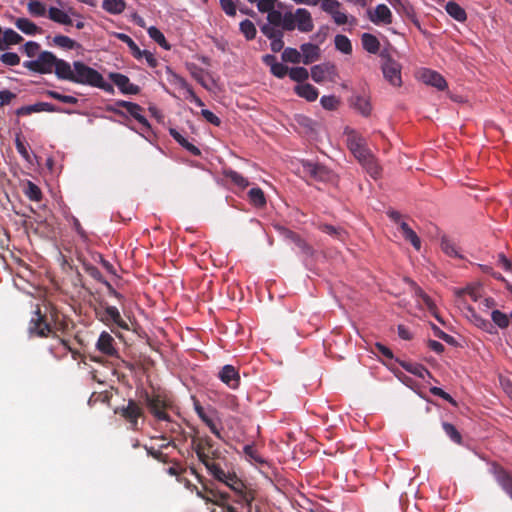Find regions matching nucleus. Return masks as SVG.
Wrapping results in <instances>:
<instances>
[{
    "label": "nucleus",
    "mask_w": 512,
    "mask_h": 512,
    "mask_svg": "<svg viewBox=\"0 0 512 512\" xmlns=\"http://www.w3.org/2000/svg\"><path fill=\"white\" fill-rule=\"evenodd\" d=\"M59 71V80L96 87L109 94L115 92L113 85L106 82L101 73L82 61H74L72 65L63 63Z\"/></svg>",
    "instance_id": "1"
},
{
    "label": "nucleus",
    "mask_w": 512,
    "mask_h": 512,
    "mask_svg": "<svg viewBox=\"0 0 512 512\" xmlns=\"http://www.w3.org/2000/svg\"><path fill=\"white\" fill-rule=\"evenodd\" d=\"M191 443L199 461L209 473L213 477L224 476V470L215 462L220 457V451L214 447V441L209 436H194Z\"/></svg>",
    "instance_id": "2"
},
{
    "label": "nucleus",
    "mask_w": 512,
    "mask_h": 512,
    "mask_svg": "<svg viewBox=\"0 0 512 512\" xmlns=\"http://www.w3.org/2000/svg\"><path fill=\"white\" fill-rule=\"evenodd\" d=\"M67 61L63 59L57 58L50 51H42L39 53L37 59L25 61L23 66L32 72H36L39 74H50L54 71L57 79H59L60 68H62V64Z\"/></svg>",
    "instance_id": "3"
},
{
    "label": "nucleus",
    "mask_w": 512,
    "mask_h": 512,
    "mask_svg": "<svg viewBox=\"0 0 512 512\" xmlns=\"http://www.w3.org/2000/svg\"><path fill=\"white\" fill-rule=\"evenodd\" d=\"M349 149L373 178H377L380 175V167L374 155L366 147L363 139H349Z\"/></svg>",
    "instance_id": "4"
},
{
    "label": "nucleus",
    "mask_w": 512,
    "mask_h": 512,
    "mask_svg": "<svg viewBox=\"0 0 512 512\" xmlns=\"http://www.w3.org/2000/svg\"><path fill=\"white\" fill-rule=\"evenodd\" d=\"M142 399L150 414L157 421H170L167 410L172 408V401L166 395L144 392Z\"/></svg>",
    "instance_id": "5"
},
{
    "label": "nucleus",
    "mask_w": 512,
    "mask_h": 512,
    "mask_svg": "<svg viewBox=\"0 0 512 512\" xmlns=\"http://www.w3.org/2000/svg\"><path fill=\"white\" fill-rule=\"evenodd\" d=\"M302 173L315 181L335 184L337 175L327 166L309 160L301 161Z\"/></svg>",
    "instance_id": "6"
},
{
    "label": "nucleus",
    "mask_w": 512,
    "mask_h": 512,
    "mask_svg": "<svg viewBox=\"0 0 512 512\" xmlns=\"http://www.w3.org/2000/svg\"><path fill=\"white\" fill-rule=\"evenodd\" d=\"M216 480L223 482L227 486H229L237 495L236 502L243 503L245 505H249L253 502L255 498V493L253 490L248 489L245 484L237 478L235 474L226 473L224 471V476L214 477Z\"/></svg>",
    "instance_id": "7"
},
{
    "label": "nucleus",
    "mask_w": 512,
    "mask_h": 512,
    "mask_svg": "<svg viewBox=\"0 0 512 512\" xmlns=\"http://www.w3.org/2000/svg\"><path fill=\"white\" fill-rule=\"evenodd\" d=\"M96 314L101 322L106 325L114 324L123 330H129L128 323L122 318L119 310L115 306L101 304L96 310Z\"/></svg>",
    "instance_id": "8"
},
{
    "label": "nucleus",
    "mask_w": 512,
    "mask_h": 512,
    "mask_svg": "<svg viewBox=\"0 0 512 512\" xmlns=\"http://www.w3.org/2000/svg\"><path fill=\"white\" fill-rule=\"evenodd\" d=\"M52 332L51 325L47 322L46 315L41 312L40 306L36 309L29 321L28 333L30 337H47Z\"/></svg>",
    "instance_id": "9"
},
{
    "label": "nucleus",
    "mask_w": 512,
    "mask_h": 512,
    "mask_svg": "<svg viewBox=\"0 0 512 512\" xmlns=\"http://www.w3.org/2000/svg\"><path fill=\"white\" fill-rule=\"evenodd\" d=\"M342 4L338 0H322L321 9L329 14L335 24L337 25H345L350 23L355 25L357 20L354 16L348 17V15L342 11H340Z\"/></svg>",
    "instance_id": "10"
},
{
    "label": "nucleus",
    "mask_w": 512,
    "mask_h": 512,
    "mask_svg": "<svg viewBox=\"0 0 512 512\" xmlns=\"http://www.w3.org/2000/svg\"><path fill=\"white\" fill-rule=\"evenodd\" d=\"M114 412L121 415L133 430H138V419L144 415L142 407L132 399L128 401L127 405L117 407Z\"/></svg>",
    "instance_id": "11"
},
{
    "label": "nucleus",
    "mask_w": 512,
    "mask_h": 512,
    "mask_svg": "<svg viewBox=\"0 0 512 512\" xmlns=\"http://www.w3.org/2000/svg\"><path fill=\"white\" fill-rule=\"evenodd\" d=\"M168 81L171 85L175 86L178 89L185 91V98L194 102L197 106L203 107V101L194 93L192 87L189 83L180 75L174 73L171 69L168 68Z\"/></svg>",
    "instance_id": "12"
},
{
    "label": "nucleus",
    "mask_w": 512,
    "mask_h": 512,
    "mask_svg": "<svg viewBox=\"0 0 512 512\" xmlns=\"http://www.w3.org/2000/svg\"><path fill=\"white\" fill-rule=\"evenodd\" d=\"M109 79L123 94L137 95L140 92V87L131 83L130 79L124 74L112 72L109 74Z\"/></svg>",
    "instance_id": "13"
},
{
    "label": "nucleus",
    "mask_w": 512,
    "mask_h": 512,
    "mask_svg": "<svg viewBox=\"0 0 512 512\" xmlns=\"http://www.w3.org/2000/svg\"><path fill=\"white\" fill-rule=\"evenodd\" d=\"M382 72L384 78L389 81L390 84L396 87L401 86V67L396 61L388 58L382 65Z\"/></svg>",
    "instance_id": "14"
},
{
    "label": "nucleus",
    "mask_w": 512,
    "mask_h": 512,
    "mask_svg": "<svg viewBox=\"0 0 512 512\" xmlns=\"http://www.w3.org/2000/svg\"><path fill=\"white\" fill-rule=\"evenodd\" d=\"M369 20L375 25H389L392 23V12L385 4H379L374 11H368Z\"/></svg>",
    "instance_id": "15"
},
{
    "label": "nucleus",
    "mask_w": 512,
    "mask_h": 512,
    "mask_svg": "<svg viewBox=\"0 0 512 512\" xmlns=\"http://www.w3.org/2000/svg\"><path fill=\"white\" fill-rule=\"evenodd\" d=\"M96 349L102 354L109 357H118V351L115 347L114 338L106 331H103L97 342Z\"/></svg>",
    "instance_id": "16"
},
{
    "label": "nucleus",
    "mask_w": 512,
    "mask_h": 512,
    "mask_svg": "<svg viewBox=\"0 0 512 512\" xmlns=\"http://www.w3.org/2000/svg\"><path fill=\"white\" fill-rule=\"evenodd\" d=\"M194 409L198 417L209 427L211 433H213L218 439H222L221 431L213 417L215 412L212 411L211 413H207L198 401L194 402Z\"/></svg>",
    "instance_id": "17"
},
{
    "label": "nucleus",
    "mask_w": 512,
    "mask_h": 512,
    "mask_svg": "<svg viewBox=\"0 0 512 512\" xmlns=\"http://www.w3.org/2000/svg\"><path fill=\"white\" fill-rule=\"evenodd\" d=\"M420 79L423 83L433 86L438 90L443 91L447 88V82L444 77L434 70L423 69L420 72Z\"/></svg>",
    "instance_id": "18"
},
{
    "label": "nucleus",
    "mask_w": 512,
    "mask_h": 512,
    "mask_svg": "<svg viewBox=\"0 0 512 512\" xmlns=\"http://www.w3.org/2000/svg\"><path fill=\"white\" fill-rule=\"evenodd\" d=\"M220 380L232 389H236L240 383V376L233 365H225L218 374Z\"/></svg>",
    "instance_id": "19"
},
{
    "label": "nucleus",
    "mask_w": 512,
    "mask_h": 512,
    "mask_svg": "<svg viewBox=\"0 0 512 512\" xmlns=\"http://www.w3.org/2000/svg\"><path fill=\"white\" fill-rule=\"evenodd\" d=\"M296 28L303 33H308L313 30V19L311 13L307 9H296Z\"/></svg>",
    "instance_id": "20"
},
{
    "label": "nucleus",
    "mask_w": 512,
    "mask_h": 512,
    "mask_svg": "<svg viewBox=\"0 0 512 512\" xmlns=\"http://www.w3.org/2000/svg\"><path fill=\"white\" fill-rule=\"evenodd\" d=\"M301 58L305 65H309L320 59V48L312 43H304L300 46Z\"/></svg>",
    "instance_id": "21"
},
{
    "label": "nucleus",
    "mask_w": 512,
    "mask_h": 512,
    "mask_svg": "<svg viewBox=\"0 0 512 512\" xmlns=\"http://www.w3.org/2000/svg\"><path fill=\"white\" fill-rule=\"evenodd\" d=\"M397 362L407 372H409L421 379H425L426 376H428L429 378H432V375L429 372V370L422 364H419L416 362L405 361V360H399V359H397Z\"/></svg>",
    "instance_id": "22"
},
{
    "label": "nucleus",
    "mask_w": 512,
    "mask_h": 512,
    "mask_svg": "<svg viewBox=\"0 0 512 512\" xmlns=\"http://www.w3.org/2000/svg\"><path fill=\"white\" fill-rule=\"evenodd\" d=\"M495 478L500 487L512 499V472L498 468L495 471Z\"/></svg>",
    "instance_id": "23"
},
{
    "label": "nucleus",
    "mask_w": 512,
    "mask_h": 512,
    "mask_svg": "<svg viewBox=\"0 0 512 512\" xmlns=\"http://www.w3.org/2000/svg\"><path fill=\"white\" fill-rule=\"evenodd\" d=\"M294 91L299 97L309 102L315 101L319 95L318 89L309 83L296 85Z\"/></svg>",
    "instance_id": "24"
},
{
    "label": "nucleus",
    "mask_w": 512,
    "mask_h": 512,
    "mask_svg": "<svg viewBox=\"0 0 512 512\" xmlns=\"http://www.w3.org/2000/svg\"><path fill=\"white\" fill-rule=\"evenodd\" d=\"M192 491H195L198 497L207 502L218 503V498L226 499L225 493L216 492L208 488L205 484H203L202 489H199L197 486H193Z\"/></svg>",
    "instance_id": "25"
},
{
    "label": "nucleus",
    "mask_w": 512,
    "mask_h": 512,
    "mask_svg": "<svg viewBox=\"0 0 512 512\" xmlns=\"http://www.w3.org/2000/svg\"><path fill=\"white\" fill-rule=\"evenodd\" d=\"M317 228L323 233L339 241H345L347 237V232L342 227L339 226H333L327 223L320 222L317 224Z\"/></svg>",
    "instance_id": "26"
},
{
    "label": "nucleus",
    "mask_w": 512,
    "mask_h": 512,
    "mask_svg": "<svg viewBox=\"0 0 512 512\" xmlns=\"http://www.w3.org/2000/svg\"><path fill=\"white\" fill-rule=\"evenodd\" d=\"M23 41V37L13 29H6L3 37L0 39V51L7 49L11 45L19 44Z\"/></svg>",
    "instance_id": "27"
},
{
    "label": "nucleus",
    "mask_w": 512,
    "mask_h": 512,
    "mask_svg": "<svg viewBox=\"0 0 512 512\" xmlns=\"http://www.w3.org/2000/svg\"><path fill=\"white\" fill-rule=\"evenodd\" d=\"M15 26L26 35H36L42 32L34 22L27 18H17L14 22Z\"/></svg>",
    "instance_id": "28"
},
{
    "label": "nucleus",
    "mask_w": 512,
    "mask_h": 512,
    "mask_svg": "<svg viewBox=\"0 0 512 512\" xmlns=\"http://www.w3.org/2000/svg\"><path fill=\"white\" fill-rule=\"evenodd\" d=\"M334 69L333 65L330 64H319L311 68V78L316 83H322L328 74Z\"/></svg>",
    "instance_id": "29"
},
{
    "label": "nucleus",
    "mask_w": 512,
    "mask_h": 512,
    "mask_svg": "<svg viewBox=\"0 0 512 512\" xmlns=\"http://www.w3.org/2000/svg\"><path fill=\"white\" fill-rule=\"evenodd\" d=\"M169 133L179 145L189 151L192 155L198 156L201 154L200 149L186 140L176 129L171 128Z\"/></svg>",
    "instance_id": "30"
},
{
    "label": "nucleus",
    "mask_w": 512,
    "mask_h": 512,
    "mask_svg": "<svg viewBox=\"0 0 512 512\" xmlns=\"http://www.w3.org/2000/svg\"><path fill=\"white\" fill-rule=\"evenodd\" d=\"M400 230L404 239L412 244V246L419 251L421 248V240L417 234L409 227L406 222L400 223Z\"/></svg>",
    "instance_id": "31"
},
{
    "label": "nucleus",
    "mask_w": 512,
    "mask_h": 512,
    "mask_svg": "<svg viewBox=\"0 0 512 512\" xmlns=\"http://www.w3.org/2000/svg\"><path fill=\"white\" fill-rule=\"evenodd\" d=\"M248 200L251 205L257 208H263L266 205L265 194L259 187H253L248 191Z\"/></svg>",
    "instance_id": "32"
},
{
    "label": "nucleus",
    "mask_w": 512,
    "mask_h": 512,
    "mask_svg": "<svg viewBox=\"0 0 512 512\" xmlns=\"http://www.w3.org/2000/svg\"><path fill=\"white\" fill-rule=\"evenodd\" d=\"M361 42L363 48L372 54L378 53L380 49V42L377 39L376 36L370 34V33H364L361 37Z\"/></svg>",
    "instance_id": "33"
},
{
    "label": "nucleus",
    "mask_w": 512,
    "mask_h": 512,
    "mask_svg": "<svg viewBox=\"0 0 512 512\" xmlns=\"http://www.w3.org/2000/svg\"><path fill=\"white\" fill-rule=\"evenodd\" d=\"M102 8L113 15H118L126 9V2L124 0H103Z\"/></svg>",
    "instance_id": "34"
},
{
    "label": "nucleus",
    "mask_w": 512,
    "mask_h": 512,
    "mask_svg": "<svg viewBox=\"0 0 512 512\" xmlns=\"http://www.w3.org/2000/svg\"><path fill=\"white\" fill-rule=\"evenodd\" d=\"M224 176L226 179H229L234 185H236L240 189H245L246 187L249 186L248 179L235 170H224Z\"/></svg>",
    "instance_id": "35"
},
{
    "label": "nucleus",
    "mask_w": 512,
    "mask_h": 512,
    "mask_svg": "<svg viewBox=\"0 0 512 512\" xmlns=\"http://www.w3.org/2000/svg\"><path fill=\"white\" fill-rule=\"evenodd\" d=\"M115 37L129 47L130 52L134 58L138 60L142 58V50L130 36L124 33H115Z\"/></svg>",
    "instance_id": "36"
},
{
    "label": "nucleus",
    "mask_w": 512,
    "mask_h": 512,
    "mask_svg": "<svg viewBox=\"0 0 512 512\" xmlns=\"http://www.w3.org/2000/svg\"><path fill=\"white\" fill-rule=\"evenodd\" d=\"M446 12L455 20L463 22L467 18L465 10L456 2L450 1L445 6Z\"/></svg>",
    "instance_id": "37"
},
{
    "label": "nucleus",
    "mask_w": 512,
    "mask_h": 512,
    "mask_svg": "<svg viewBox=\"0 0 512 512\" xmlns=\"http://www.w3.org/2000/svg\"><path fill=\"white\" fill-rule=\"evenodd\" d=\"M49 18L59 24L72 25V20L68 14L56 7H50L48 10Z\"/></svg>",
    "instance_id": "38"
},
{
    "label": "nucleus",
    "mask_w": 512,
    "mask_h": 512,
    "mask_svg": "<svg viewBox=\"0 0 512 512\" xmlns=\"http://www.w3.org/2000/svg\"><path fill=\"white\" fill-rule=\"evenodd\" d=\"M441 249L449 257L463 258L462 255L459 254L456 244L446 236L441 239Z\"/></svg>",
    "instance_id": "39"
},
{
    "label": "nucleus",
    "mask_w": 512,
    "mask_h": 512,
    "mask_svg": "<svg viewBox=\"0 0 512 512\" xmlns=\"http://www.w3.org/2000/svg\"><path fill=\"white\" fill-rule=\"evenodd\" d=\"M281 26H273L269 24H263L260 27L261 32L269 39H277L284 37V30L280 28Z\"/></svg>",
    "instance_id": "40"
},
{
    "label": "nucleus",
    "mask_w": 512,
    "mask_h": 512,
    "mask_svg": "<svg viewBox=\"0 0 512 512\" xmlns=\"http://www.w3.org/2000/svg\"><path fill=\"white\" fill-rule=\"evenodd\" d=\"M52 43L55 46H58L60 48H64L67 50H73L79 46L76 41H74L73 39L69 38L68 36H64V35H56L53 38Z\"/></svg>",
    "instance_id": "41"
},
{
    "label": "nucleus",
    "mask_w": 512,
    "mask_h": 512,
    "mask_svg": "<svg viewBox=\"0 0 512 512\" xmlns=\"http://www.w3.org/2000/svg\"><path fill=\"white\" fill-rule=\"evenodd\" d=\"M335 47L337 50L341 51L344 54L352 53V44L349 38L345 35H336L334 39Z\"/></svg>",
    "instance_id": "42"
},
{
    "label": "nucleus",
    "mask_w": 512,
    "mask_h": 512,
    "mask_svg": "<svg viewBox=\"0 0 512 512\" xmlns=\"http://www.w3.org/2000/svg\"><path fill=\"white\" fill-rule=\"evenodd\" d=\"M491 319L499 328L505 329L510 324L511 314L507 315L500 310H493L491 313Z\"/></svg>",
    "instance_id": "43"
},
{
    "label": "nucleus",
    "mask_w": 512,
    "mask_h": 512,
    "mask_svg": "<svg viewBox=\"0 0 512 512\" xmlns=\"http://www.w3.org/2000/svg\"><path fill=\"white\" fill-rule=\"evenodd\" d=\"M239 28L241 33L245 36L247 40H253L256 37V27L254 23L249 19H245L242 22H240Z\"/></svg>",
    "instance_id": "44"
},
{
    "label": "nucleus",
    "mask_w": 512,
    "mask_h": 512,
    "mask_svg": "<svg viewBox=\"0 0 512 512\" xmlns=\"http://www.w3.org/2000/svg\"><path fill=\"white\" fill-rule=\"evenodd\" d=\"M148 35L151 39H153L157 44L165 49H170V45L166 41L164 34L156 27L151 26L147 30Z\"/></svg>",
    "instance_id": "45"
},
{
    "label": "nucleus",
    "mask_w": 512,
    "mask_h": 512,
    "mask_svg": "<svg viewBox=\"0 0 512 512\" xmlns=\"http://www.w3.org/2000/svg\"><path fill=\"white\" fill-rule=\"evenodd\" d=\"M456 295L459 298H464L465 296H468L472 301L476 302L481 297L480 289L476 286H468L463 289L456 290Z\"/></svg>",
    "instance_id": "46"
},
{
    "label": "nucleus",
    "mask_w": 512,
    "mask_h": 512,
    "mask_svg": "<svg viewBox=\"0 0 512 512\" xmlns=\"http://www.w3.org/2000/svg\"><path fill=\"white\" fill-rule=\"evenodd\" d=\"M281 58L284 62L297 64L302 61L301 52L295 48L287 47L282 52Z\"/></svg>",
    "instance_id": "47"
},
{
    "label": "nucleus",
    "mask_w": 512,
    "mask_h": 512,
    "mask_svg": "<svg viewBox=\"0 0 512 512\" xmlns=\"http://www.w3.org/2000/svg\"><path fill=\"white\" fill-rule=\"evenodd\" d=\"M354 107L364 116L371 113V104L366 97L356 96L353 102Z\"/></svg>",
    "instance_id": "48"
},
{
    "label": "nucleus",
    "mask_w": 512,
    "mask_h": 512,
    "mask_svg": "<svg viewBox=\"0 0 512 512\" xmlns=\"http://www.w3.org/2000/svg\"><path fill=\"white\" fill-rule=\"evenodd\" d=\"M24 193L31 201L38 202L42 199L41 189L31 181L27 182Z\"/></svg>",
    "instance_id": "49"
},
{
    "label": "nucleus",
    "mask_w": 512,
    "mask_h": 512,
    "mask_svg": "<svg viewBox=\"0 0 512 512\" xmlns=\"http://www.w3.org/2000/svg\"><path fill=\"white\" fill-rule=\"evenodd\" d=\"M468 311L471 313V318L477 327L488 332L491 331L493 326L490 321L479 316L472 307H468Z\"/></svg>",
    "instance_id": "50"
},
{
    "label": "nucleus",
    "mask_w": 512,
    "mask_h": 512,
    "mask_svg": "<svg viewBox=\"0 0 512 512\" xmlns=\"http://www.w3.org/2000/svg\"><path fill=\"white\" fill-rule=\"evenodd\" d=\"M289 77L296 82H304L309 78V72L304 67H294L289 69Z\"/></svg>",
    "instance_id": "51"
},
{
    "label": "nucleus",
    "mask_w": 512,
    "mask_h": 512,
    "mask_svg": "<svg viewBox=\"0 0 512 512\" xmlns=\"http://www.w3.org/2000/svg\"><path fill=\"white\" fill-rule=\"evenodd\" d=\"M82 267H83V270L89 276H91L93 279H95L96 281H98L100 283H104L106 281L103 278V276H102L101 272L99 271V269L97 267H95L94 265H92L91 263L83 261L82 262Z\"/></svg>",
    "instance_id": "52"
},
{
    "label": "nucleus",
    "mask_w": 512,
    "mask_h": 512,
    "mask_svg": "<svg viewBox=\"0 0 512 512\" xmlns=\"http://www.w3.org/2000/svg\"><path fill=\"white\" fill-rule=\"evenodd\" d=\"M442 427H443L445 433L447 434V436H449L453 442H455L457 444L462 443V436L453 424L444 422L442 424Z\"/></svg>",
    "instance_id": "53"
},
{
    "label": "nucleus",
    "mask_w": 512,
    "mask_h": 512,
    "mask_svg": "<svg viewBox=\"0 0 512 512\" xmlns=\"http://www.w3.org/2000/svg\"><path fill=\"white\" fill-rule=\"evenodd\" d=\"M281 28L284 31H293L296 28V11L286 12L283 14V22Z\"/></svg>",
    "instance_id": "54"
},
{
    "label": "nucleus",
    "mask_w": 512,
    "mask_h": 512,
    "mask_svg": "<svg viewBox=\"0 0 512 512\" xmlns=\"http://www.w3.org/2000/svg\"><path fill=\"white\" fill-rule=\"evenodd\" d=\"M143 108L138 105V109H133L130 111V115L141 124L142 128L146 131H149L151 126L146 117L142 114Z\"/></svg>",
    "instance_id": "55"
},
{
    "label": "nucleus",
    "mask_w": 512,
    "mask_h": 512,
    "mask_svg": "<svg viewBox=\"0 0 512 512\" xmlns=\"http://www.w3.org/2000/svg\"><path fill=\"white\" fill-rule=\"evenodd\" d=\"M291 239L295 242V244L301 249V251L307 255H313V248L303 239H301L298 235L293 232H289Z\"/></svg>",
    "instance_id": "56"
},
{
    "label": "nucleus",
    "mask_w": 512,
    "mask_h": 512,
    "mask_svg": "<svg viewBox=\"0 0 512 512\" xmlns=\"http://www.w3.org/2000/svg\"><path fill=\"white\" fill-rule=\"evenodd\" d=\"M46 95L55 100L63 102V103H67V104H77L78 103V99L76 97L70 96V95H63V94H60L53 90L46 91Z\"/></svg>",
    "instance_id": "57"
},
{
    "label": "nucleus",
    "mask_w": 512,
    "mask_h": 512,
    "mask_svg": "<svg viewBox=\"0 0 512 512\" xmlns=\"http://www.w3.org/2000/svg\"><path fill=\"white\" fill-rule=\"evenodd\" d=\"M28 11L34 16H44L46 8L43 3L37 0H30L27 5Z\"/></svg>",
    "instance_id": "58"
},
{
    "label": "nucleus",
    "mask_w": 512,
    "mask_h": 512,
    "mask_svg": "<svg viewBox=\"0 0 512 512\" xmlns=\"http://www.w3.org/2000/svg\"><path fill=\"white\" fill-rule=\"evenodd\" d=\"M147 454L161 463L172 462L167 454H164L161 450H155L153 447L144 446Z\"/></svg>",
    "instance_id": "59"
},
{
    "label": "nucleus",
    "mask_w": 512,
    "mask_h": 512,
    "mask_svg": "<svg viewBox=\"0 0 512 512\" xmlns=\"http://www.w3.org/2000/svg\"><path fill=\"white\" fill-rule=\"evenodd\" d=\"M0 61L7 66H16L20 63V57L14 52H6L0 55Z\"/></svg>",
    "instance_id": "60"
},
{
    "label": "nucleus",
    "mask_w": 512,
    "mask_h": 512,
    "mask_svg": "<svg viewBox=\"0 0 512 512\" xmlns=\"http://www.w3.org/2000/svg\"><path fill=\"white\" fill-rule=\"evenodd\" d=\"M267 21L269 25L273 26H281L283 22V14L281 11L276 10L275 8L267 13Z\"/></svg>",
    "instance_id": "61"
},
{
    "label": "nucleus",
    "mask_w": 512,
    "mask_h": 512,
    "mask_svg": "<svg viewBox=\"0 0 512 512\" xmlns=\"http://www.w3.org/2000/svg\"><path fill=\"white\" fill-rule=\"evenodd\" d=\"M320 103L326 110H335L339 104V100L334 95L322 96Z\"/></svg>",
    "instance_id": "62"
},
{
    "label": "nucleus",
    "mask_w": 512,
    "mask_h": 512,
    "mask_svg": "<svg viewBox=\"0 0 512 512\" xmlns=\"http://www.w3.org/2000/svg\"><path fill=\"white\" fill-rule=\"evenodd\" d=\"M270 70H271V73L275 77L280 78V79L284 78L289 72V68L279 62H276L275 64H273L272 67L270 68Z\"/></svg>",
    "instance_id": "63"
},
{
    "label": "nucleus",
    "mask_w": 512,
    "mask_h": 512,
    "mask_svg": "<svg viewBox=\"0 0 512 512\" xmlns=\"http://www.w3.org/2000/svg\"><path fill=\"white\" fill-rule=\"evenodd\" d=\"M39 50L40 45L34 41H28L23 46L24 53L30 58L35 57L38 54Z\"/></svg>",
    "instance_id": "64"
}]
</instances>
